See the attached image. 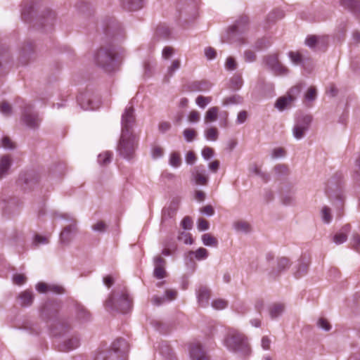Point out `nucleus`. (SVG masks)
I'll list each match as a JSON object with an SVG mask.
<instances>
[{"mask_svg": "<svg viewBox=\"0 0 360 360\" xmlns=\"http://www.w3.org/2000/svg\"><path fill=\"white\" fill-rule=\"evenodd\" d=\"M200 113L196 110H192L190 112L188 120V122L191 123L198 122L200 120Z\"/></svg>", "mask_w": 360, "mask_h": 360, "instance_id": "obj_51", "label": "nucleus"}, {"mask_svg": "<svg viewBox=\"0 0 360 360\" xmlns=\"http://www.w3.org/2000/svg\"><path fill=\"white\" fill-rule=\"evenodd\" d=\"M0 112L6 116H9L12 113L11 106L6 101L1 103Z\"/></svg>", "mask_w": 360, "mask_h": 360, "instance_id": "obj_40", "label": "nucleus"}, {"mask_svg": "<svg viewBox=\"0 0 360 360\" xmlns=\"http://www.w3.org/2000/svg\"><path fill=\"white\" fill-rule=\"evenodd\" d=\"M56 16L55 13L52 11H48L46 16H44L41 22V25L43 27L49 26L51 27L53 25V22L55 20Z\"/></svg>", "mask_w": 360, "mask_h": 360, "instance_id": "obj_33", "label": "nucleus"}, {"mask_svg": "<svg viewBox=\"0 0 360 360\" xmlns=\"http://www.w3.org/2000/svg\"><path fill=\"white\" fill-rule=\"evenodd\" d=\"M288 56H289L290 60L295 64H298L300 62H301L302 58H301V55L299 53L294 52V51H290L288 53Z\"/></svg>", "mask_w": 360, "mask_h": 360, "instance_id": "obj_56", "label": "nucleus"}, {"mask_svg": "<svg viewBox=\"0 0 360 360\" xmlns=\"http://www.w3.org/2000/svg\"><path fill=\"white\" fill-rule=\"evenodd\" d=\"M189 354L191 360H210V356L198 342L193 343L190 346Z\"/></svg>", "mask_w": 360, "mask_h": 360, "instance_id": "obj_13", "label": "nucleus"}, {"mask_svg": "<svg viewBox=\"0 0 360 360\" xmlns=\"http://www.w3.org/2000/svg\"><path fill=\"white\" fill-rule=\"evenodd\" d=\"M179 201L173 200L168 207L164 208L162 212V222L165 223L169 219H172L176 215L179 209Z\"/></svg>", "mask_w": 360, "mask_h": 360, "instance_id": "obj_14", "label": "nucleus"}, {"mask_svg": "<svg viewBox=\"0 0 360 360\" xmlns=\"http://www.w3.org/2000/svg\"><path fill=\"white\" fill-rule=\"evenodd\" d=\"M91 228L94 231L103 233L106 229V225L103 221H99L94 224Z\"/></svg>", "mask_w": 360, "mask_h": 360, "instance_id": "obj_52", "label": "nucleus"}, {"mask_svg": "<svg viewBox=\"0 0 360 360\" xmlns=\"http://www.w3.org/2000/svg\"><path fill=\"white\" fill-rule=\"evenodd\" d=\"M264 60L266 66L276 75H285L288 74V70L278 61L277 55H269L265 57Z\"/></svg>", "mask_w": 360, "mask_h": 360, "instance_id": "obj_9", "label": "nucleus"}, {"mask_svg": "<svg viewBox=\"0 0 360 360\" xmlns=\"http://www.w3.org/2000/svg\"><path fill=\"white\" fill-rule=\"evenodd\" d=\"M112 159V153L106 151L101 153L98 156V162L101 165H107L109 164Z\"/></svg>", "mask_w": 360, "mask_h": 360, "instance_id": "obj_35", "label": "nucleus"}, {"mask_svg": "<svg viewBox=\"0 0 360 360\" xmlns=\"http://www.w3.org/2000/svg\"><path fill=\"white\" fill-rule=\"evenodd\" d=\"M12 164V159L9 155H4L0 158V179L8 174Z\"/></svg>", "mask_w": 360, "mask_h": 360, "instance_id": "obj_19", "label": "nucleus"}, {"mask_svg": "<svg viewBox=\"0 0 360 360\" xmlns=\"http://www.w3.org/2000/svg\"><path fill=\"white\" fill-rule=\"evenodd\" d=\"M77 318L81 322H84L90 320L91 314L83 306L78 305L77 307Z\"/></svg>", "mask_w": 360, "mask_h": 360, "instance_id": "obj_26", "label": "nucleus"}, {"mask_svg": "<svg viewBox=\"0 0 360 360\" xmlns=\"http://www.w3.org/2000/svg\"><path fill=\"white\" fill-rule=\"evenodd\" d=\"M26 277L23 274H15L13 277V281L15 284L22 285L26 281Z\"/></svg>", "mask_w": 360, "mask_h": 360, "instance_id": "obj_55", "label": "nucleus"}, {"mask_svg": "<svg viewBox=\"0 0 360 360\" xmlns=\"http://www.w3.org/2000/svg\"><path fill=\"white\" fill-rule=\"evenodd\" d=\"M317 325L319 328L326 331L330 330L331 328L330 323L324 318H320L317 322Z\"/></svg>", "mask_w": 360, "mask_h": 360, "instance_id": "obj_48", "label": "nucleus"}, {"mask_svg": "<svg viewBox=\"0 0 360 360\" xmlns=\"http://www.w3.org/2000/svg\"><path fill=\"white\" fill-rule=\"evenodd\" d=\"M18 298L20 300V304L23 307H27L32 303L34 296L31 291L25 290L18 295Z\"/></svg>", "mask_w": 360, "mask_h": 360, "instance_id": "obj_22", "label": "nucleus"}, {"mask_svg": "<svg viewBox=\"0 0 360 360\" xmlns=\"http://www.w3.org/2000/svg\"><path fill=\"white\" fill-rule=\"evenodd\" d=\"M181 67V61L179 59H175L174 60L170 66L167 68V80L169 79V77H172L175 71L179 70Z\"/></svg>", "mask_w": 360, "mask_h": 360, "instance_id": "obj_30", "label": "nucleus"}, {"mask_svg": "<svg viewBox=\"0 0 360 360\" xmlns=\"http://www.w3.org/2000/svg\"><path fill=\"white\" fill-rule=\"evenodd\" d=\"M169 163L173 167H179L181 165V155L177 152H172L169 155Z\"/></svg>", "mask_w": 360, "mask_h": 360, "instance_id": "obj_29", "label": "nucleus"}, {"mask_svg": "<svg viewBox=\"0 0 360 360\" xmlns=\"http://www.w3.org/2000/svg\"><path fill=\"white\" fill-rule=\"evenodd\" d=\"M340 4L344 8L351 11L360 18V1L358 0H340Z\"/></svg>", "mask_w": 360, "mask_h": 360, "instance_id": "obj_17", "label": "nucleus"}, {"mask_svg": "<svg viewBox=\"0 0 360 360\" xmlns=\"http://www.w3.org/2000/svg\"><path fill=\"white\" fill-rule=\"evenodd\" d=\"M154 271L153 276L157 279H162L167 276L166 260L160 255H157L153 259Z\"/></svg>", "mask_w": 360, "mask_h": 360, "instance_id": "obj_10", "label": "nucleus"}, {"mask_svg": "<svg viewBox=\"0 0 360 360\" xmlns=\"http://www.w3.org/2000/svg\"><path fill=\"white\" fill-rule=\"evenodd\" d=\"M290 265V261L286 257H281L278 259L277 267L279 271L288 268Z\"/></svg>", "mask_w": 360, "mask_h": 360, "instance_id": "obj_42", "label": "nucleus"}, {"mask_svg": "<svg viewBox=\"0 0 360 360\" xmlns=\"http://www.w3.org/2000/svg\"><path fill=\"white\" fill-rule=\"evenodd\" d=\"M226 68L229 70H233L236 68V63L233 58L229 57L226 59V64H225Z\"/></svg>", "mask_w": 360, "mask_h": 360, "instance_id": "obj_60", "label": "nucleus"}, {"mask_svg": "<svg viewBox=\"0 0 360 360\" xmlns=\"http://www.w3.org/2000/svg\"><path fill=\"white\" fill-rule=\"evenodd\" d=\"M212 101L211 96H198L195 99L196 104L200 108H205Z\"/></svg>", "mask_w": 360, "mask_h": 360, "instance_id": "obj_36", "label": "nucleus"}, {"mask_svg": "<svg viewBox=\"0 0 360 360\" xmlns=\"http://www.w3.org/2000/svg\"><path fill=\"white\" fill-rule=\"evenodd\" d=\"M249 20L247 16L240 17L234 25L231 26L227 32L228 41L229 43H237L239 45L245 43L243 34L248 30Z\"/></svg>", "mask_w": 360, "mask_h": 360, "instance_id": "obj_5", "label": "nucleus"}, {"mask_svg": "<svg viewBox=\"0 0 360 360\" xmlns=\"http://www.w3.org/2000/svg\"><path fill=\"white\" fill-rule=\"evenodd\" d=\"M352 245L354 248L359 251L360 250V236L357 234H355L352 237Z\"/></svg>", "mask_w": 360, "mask_h": 360, "instance_id": "obj_64", "label": "nucleus"}, {"mask_svg": "<svg viewBox=\"0 0 360 360\" xmlns=\"http://www.w3.org/2000/svg\"><path fill=\"white\" fill-rule=\"evenodd\" d=\"M178 240L183 241L185 244H192L193 243L191 235L189 233L181 232L178 236Z\"/></svg>", "mask_w": 360, "mask_h": 360, "instance_id": "obj_39", "label": "nucleus"}, {"mask_svg": "<svg viewBox=\"0 0 360 360\" xmlns=\"http://www.w3.org/2000/svg\"><path fill=\"white\" fill-rule=\"evenodd\" d=\"M49 291L53 292L56 294H62L64 293V288L58 285H49Z\"/></svg>", "mask_w": 360, "mask_h": 360, "instance_id": "obj_61", "label": "nucleus"}, {"mask_svg": "<svg viewBox=\"0 0 360 360\" xmlns=\"http://www.w3.org/2000/svg\"><path fill=\"white\" fill-rule=\"evenodd\" d=\"M224 344L231 352L241 356H248L251 352L247 338L236 330H230L227 333Z\"/></svg>", "mask_w": 360, "mask_h": 360, "instance_id": "obj_2", "label": "nucleus"}, {"mask_svg": "<svg viewBox=\"0 0 360 360\" xmlns=\"http://www.w3.org/2000/svg\"><path fill=\"white\" fill-rule=\"evenodd\" d=\"M1 146L6 149L13 150L15 148V143L8 136H4L1 139Z\"/></svg>", "mask_w": 360, "mask_h": 360, "instance_id": "obj_41", "label": "nucleus"}, {"mask_svg": "<svg viewBox=\"0 0 360 360\" xmlns=\"http://www.w3.org/2000/svg\"><path fill=\"white\" fill-rule=\"evenodd\" d=\"M244 59L248 63H252L255 60L256 55L253 51L247 50L244 52Z\"/></svg>", "mask_w": 360, "mask_h": 360, "instance_id": "obj_53", "label": "nucleus"}, {"mask_svg": "<svg viewBox=\"0 0 360 360\" xmlns=\"http://www.w3.org/2000/svg\"><path fill=\"white\" fill-rule=\"evenodd\" d=\"M106 307L112 310L126 314L132 307V300L129 297L127 291H122L117 296H111L105 302Z\"/></svg>", "mask_w": 360, "mask_h": 360, "instance_id": "obj_6", "label": "nucleus"}, {"mask_svg": "<svg viewBox=\"0 0 360 360\" xmlns=\"http://www.w3.org/2000/svg\"><path fill=\"white\" fill-rule=\"evenodd\" d=\"M181 226L185 230L191 229L193 226L192 219L189 217H184L181 221Z\"/></svg>", "mask_w": 360, "mask_h": 360, "instance_id": "obj_58", "label": "nucleus"}, {"mask_svg": "<svg viewBox=\"0 0 360 360\" xmlns=\"http://www.w3.org/2000/svg\"><path fill=\"white\" fill-rule=\"evenodd\" d=\"M202 155L204 159L209 160L214 155V150L210 147H205L202 150Z\"/></svg>", "mask_w": 360, "mask_h": 360, "instance_id": "obj_57", "label": "nucleus"}, {"mask_svg": "<svg viewBox=\"0 0 360 360\" xmlns=\"http://www.w3.org/2000/svg\"><path fill=\"white\" fill-rule=\"evenodd\" d=\"M275 172L280 176L287 175L289 173V169L287 166L284 165H278L274 167Z\"/></svg>", "mask_w": 360, "mask_h": 360, "instance_id": "obj_46", "label": "nucleus"}, {"mask_svg": "<svg viewBox=\"0 0 360 360\" xmlns=\"http://www.w3.org/2000/svg\"><path fill=\"white\" fill-rule=\"evenodd\" d=\"M177 292L174 290H167L163 297L165 298V301H171L174 300L176 297Z\"/></svg>", "mask_w": 360, "mask_h": 360, "instance_id": "obj_59", "label": "nucleus"}, {"mask_svg": "<svg viewBox=\"0 0 360 360\" xmlns=\"http://www.w3.org/2000/svg\"><path fill=\"white\" fill-rule=\"evenodd\" d=\"M202 243L206 246L217 247L218 241L210 233H205L202 236Z\"/></svg>", "mask_w": 360, "mask_h": 360, "instance_id": "obj_28", "label": "nucleus"}, {"mask_svg": "<svg viewBox=\"0 0 360 360\" xmlns=\"http://www.w3.org/2000/svg\"><path fill=\"white\" fill-rule=\"evenodd\" d=\"M22 121L27 127L31 129L37 128L41 122L38 115L32 110V106L30 104L25 105L22 115Z\"/></svg>", "mask_w": 360, "mask_h": 360, "instance_id": "obj_8", "label": "nucleus"}, {"mask_svg": "<svg viewBox=\"0 0 360 360\" xmlns=\"http://www.w3.org/2000/svg\"><path fill=\"white\" fill-rule=\"evenodd\" d=\"M67 350H71L77 348L79 346V340L77 338H72L65 342Z\"/></svg>", "mask_w": 360, "mask_h": 360, "instance_id": "obj_47", "label": "nucleus"}, {"mask_svg": "<svg viewBox=\"0 0 360 360\" xmlns=\"http://www.w3.org/2000/svg\"><path fill=\"white\" fill-rule=\"evenodd\" d=\"M321 216L323 223L330 224L332 221L331 210L328 206H324L321 209Z\"/></svg>", "mask_w": 360, "mask_h": 360, "instance_id": "obj_31", "label": "nucleus"}, {"mask_svg": "<svg viewBox=\"0 0 360 360\" xmlns=\"http://www.w3.org/2000/svg\"><path fill=\"white\" fill-rule=\"evenodd\" d=\"M77 231V223L75 219H72V223L65 226L60 235V241L64 245H68L72 239V235Z\"/></svg>", "mask_w": 360, "mask_h": 360, "instance_id": "obj_12", "label": "nucleus"}, {"mask_svg": "<svg viewBox=\"0 0 360 360\" xmlns=\"http://www.w3.org/2000/svg\"><path fill=\"white\" fill-rule=\"evenodd\" d=\"M128 351L127 342L123 338H118L112 344L110 350L99 352L94 360H125Z\"/></svg>", "mask_w": 360, "mask_h": 360, "instance_id": "obj_4", "label": "nucleus"}, {"mask_svg": "<svg viewBox=\"0 0 360 360\" xmlns=\"http://www.w3.org/2000/svg\"><path fill=\"white\" fill-rule=\"evenodd\" d=\"M318 43V37L314 35L307 37L305 44L309 48H314Z\"/></svg>", "mask_w": 360, "mask_h": 360, "instance_id": "obj_50", "label": "nucleus"}, {"mask_svg": "<svg viewBox=\"0 0 360 360\" xmlns=\"http://www.w3.org/2000/svg\"><path fill=\"white\" fill-rule=\"evenodd\" d=\"M351 231L349 224L344 225L333 237V241L336 245H341L347 241L348 233Z\"/></svg>", "mask_w": 360, "mask_h": 360, "instance_id": "obj_15", "label": "nucleus"}, {"mask_svg": "<svg viewBox=\"0 0 360 360\" xmlns=\"http://www.w3.org/2000/svg\"><path fill=\"white\" fill-rule=\"evenodd\" d=\"M308 266H309L308 262H303L302 260L300 261L298 264L297 269L296 272L295 273V276L297 278H299V277H301V276L305 275L307 272Z\"/></svg>", "mask_w": 360, "mask_h": 360, "instance_id": "obj_34", "label": "nucleus"}, {"mask_svg": "<svg viewBox=\"0 0 360 360\" xmlns=\"http://www.w3.org/2000/svg\"><path fill=\"white\" fill-rule=\"evenodd\" d=\"M191 180L197 185L205 186L207 184L208 176L203 165L196 166L192 169Z\"/></svg>", "mask_w": 360, "mask_h": 360, "instance_id": "obj_11", "label": "nucleus"}, {"mask_svg": "<svg viewBox=\"0 0 360 360\" xmlns=\"http://www.w3.org/2000/svg\"><path fill=\"white\" fill-rule=\"evenodd\" d=\"M219 131L215 127H210L205 131V136L207 140L214 141L218 139Z\"/></svg>", "mask_w": 360, "mask_h": 360, "instance_id": "obj_32", "label": "nucleus"}, {"mask_svg": "<svg viewBox=\"0 0 360 360\" xmlns=\"http://www.w3.org/2000/svg\"><path fill=\"white\" fill-rule=\"evenodd\" d=\"M205 55L209 60L214 59L216 57V51L212 47H207L205 49Z\"/></svg>", "mask_w": 360, "mask_h": 360, "instance_id": "obj_62", "label": "nucleus"}, {"mask_svg": "<svg viewBox=\"0 0 360 360\" xmlns=\"http://www.w3.org/2000/svg\"><path fill=\"white\" fill-rule=\"evenodd\" d=\"M134 109L132 106L126 108L122 116V134L117 147L120 155L126 159H131L137 145L135 136L131 129L135 122Z\"/></svg>", "mask_w": 360, "mask_h": 360, "instance_id": "obj_1", "label": "nucleus"}, {"mask_svg": "<svg viewBox=\"0 0 360 360\" xmlns=\"http://www.w3.org/2000/svg\"><path fill=\"white\" fill-rule=\"evenodd\" d=\"M316 98V89L314 86H311L308 89L307 93L304 95L306 101L311 102L314 101Z\"/></svg>", "mask_w": 360, "mask_h": 360, "instance_id": "obj_38", "label": "nucleus"}, {"mask_svg": "<svg viewBox=\"0 0 360 360\" xmlns=\"http://www.w3.org/2000/svg\"><path fill=\"white\" fill-rule=\"evenodd\" d=\"M171 128V123L167 121H162L158 124V130L162 134H165L167 131H169Z\"/></svg>", "mask_w": 360, "mask_h": 360, "instance_id": "obj_44", "label": "nucleus"}, {"mask_svg": "<svg viewBox=\"0 0 360 360\" xmlns=\"http://www.w3.org/2000/svg\"><path fill=\"white\" fill-rule=\"evenodd\" d=\"M205 86H206V83L204 82H194L191 84V89L193 91H205L208 89Z\"/></svg>", "mask_w": 360, "mask_h": 360, "instance_id": "obj_45", "label": "nucleus"}, {"mask_svg": "<svg viewBox=\"0 0 360 360\" xmlns=\"http://www.w3.org/2000/svg\"><path fill=\"white\" fill-rule=\"evenodd\" d=\"M197 226H198V229L200 231H206L209 229L210 224H209V222L206 219H205L203 218H200L198 221Z\"/></svg>", "mask_w": 360, "mask_h": 360, "instance_id": "obj_49", "label": "nucleus"}, {"mask_svg": "<svg viewBox=\"0 0 360 360\" xmlns=\"http://www.w3.org/2000/svg\"><path fill=\"white\" fill-rule=\"evenodd\" d=\"M198 302L202 307H205L209 304L210 297V290L205 286H200L196 291Z\"/></svg>", "mask_w": 360, "mask_h": 360, "instance_id": "obj_16", "label": "nucleus"}, {"mask_svg": "<svg viewBox=\"0 0 360 360\" xmlns=\"http://www.w3.org/2000/svg\"><path fill=\"white\" fill-rule=\"evenodd\" d=\"M227 302L224 300H216L212 302V307L215 309L220 310L227 307Z\"/></svg>", "mask_w": 360, "mask_h": 360, "instance_id": "obj_43", "label": "nucleus"}, {"mask_svg": "<svg viewBox=\"0 0 360 360\" xmlns=\"http://www.w3.org/2000/svg\"><path fill=\"white\" fill-rule=\"evenodd\" d=\"M219 113V108L214 106L210 108L205 115V122H212L217 120Z\"/></svg>", "mask_w": 360, "mask_h": 360, "instance_id": "obj_25", "label": "nucleus"}, {"mask_svg": "<svg viewBox=\"0 0 360 360\" xmlns=\"http://www.w3.org/2000/svg\"><path fill=\"white\" fill-rule=\"evenodd\" d=\"M295 100V97L290 94L286 96H281L278 98L275 103V107L281 111L290 107L291 103Z\"/></svg>", "mask_w": 360, "mask_h": 360, "instance_id": "obj_18", "label": "nucleus"}, {"mask_svg": "<svg viewBox=\"0 0 360 360\" xmlns=\"http://www.w3.org/2000/svg\"><path fill=\"white\" fill-rule=\"evenodd\" d=\"M234 229L237 232L247 233L250 231V224L245 221H237L233 224Z\"/></svg>", "mask_w": 360, "mask_h": 360, "instance_id": "obj_27", "label": "nucleus"}, {"mask_svg": "<svg viewBox=\"0 0 360 360\" xmlns=\"http://www.w3.org/2000/svg\"><path fill=\"white\" fill-rule=\"evenodd\" d=\"M117 52L112 46L101 47L94 56L96 65L105 72H112L117 65Z\"/></svg>", "mask_w": 360, "mask_h": 360, "instance_id": "obj_3", "label": "nucleus"}, {"mask_svg": "<svg viewBox=\"0 0 360 360\" xmlns=\"http://www.w3.org/2000/svg\"><path fill=\"white\" fill-rule=\"evenodd\" d=\"M193 255L195 256V258L197 260L200 261V260L205 259L208 257L209 253H208V251L207 250V249H205L204 248H199L195 251H193V250L189 251L187 255V258H189V259L191 261L192 256H193Z\"/></svg>", "mask_w": 360, "mask_h": 360, "instance_id": "obj_21", "label": "nucleus"}, {"mask_svg": "<svg viewBox=\"0 0 360 360\" xmlns=\"http://www.w3.org/2000/svg\"><path fill=\"white\" fill-rule=\"evenodd\" d=\"M183 135L187 142H191L195 139L197 132L193 129L188 128L184 130Z\"/></svg>", "mask_w": 360, "mask_h": 360, "instance_id": "obj_37", "label": "nucleus"}, {"mask_svg": "<svg viewBox=\"0 0 360 360\" xmlns=\"http://www.w3.org/2000/svg\"><path fill=\"white\" fill-rule=\"evenodd\" d=\"M312 122V117L310 115L300 114L295 118V124L292 131L294 138L300 140L305 136L309 131Z\"/></svg>", "mask_w": 360, "mask_h": 360, "instance_id": "obj_7", "label": "nucleus"}, {"mask_svg": "<svg viewBox=\"0 0 360 360\" xmlns=\"http://www.w3.org/2000/svg\"><path fill=\"white\" fill-rule=\"evenodd\" d=\"M284 305L280 303H275L269 307V315L271 319L279 316L284 311Z\"/></svg>", "mask_w": 360, "mask_h": 360, "instance_id": "obj_24", "label": "nucleus"}, {"mask_svg": "<svg viewBox=\"0 0 360 360\" xmlns=\"http://www.w3.org/2000/svg\"><path fill=\"white\" fill-rule=\"evenodd\" d=\"M123 7L128 11H136L143 7V0H121Z\"/></svg>", "mask_w": 360, "mask_h": 360, "instance_id": "obj_20", "label": "nucleus"}, {"mask_svg": "<svg viewBox=\"0 0 360 360\" xmlns=\"http://www.w3.org/2000/svg\"><path fill=\"white\" fill-rule=\"evenodd\" d=\"M174 53V50L172 47L166 46L162 50V56L164 59L167 60L173 55Z\"/></svg>", "mask_w": 360, "mask_h": 360, "instance_id": "obj_54", "label": "nucleus"}, {"mask_svg": "<svg viewBox=\"0 0 360 360\" xmlns=\"http://www.w3.org/2000/svg\"><path fill=\"white\" fill-rule=\"evenodd\" d=\"M284 155H285V150L282 148H274L271 153V157L273 158H282Z\"/></svg>", "mask_w": 360, "mask_h": 360, "instance_id": "obj_63", "label": "nucleus"}, {"mask_svg": "<svg viewBox=\"0 0 360 360\" xmlns=\"http://www.w3.org/2000/svg\"><path fill=\"white\" fill-rule=\"evenodd\" d=\"M77 102L84 110H94L92 101L84 94H80L77 97Z\"/></svg>", "mask_w": 360, "mask_h": 360, "instance_id": "obj_23", "label": "nucleus"}]
</instances>
